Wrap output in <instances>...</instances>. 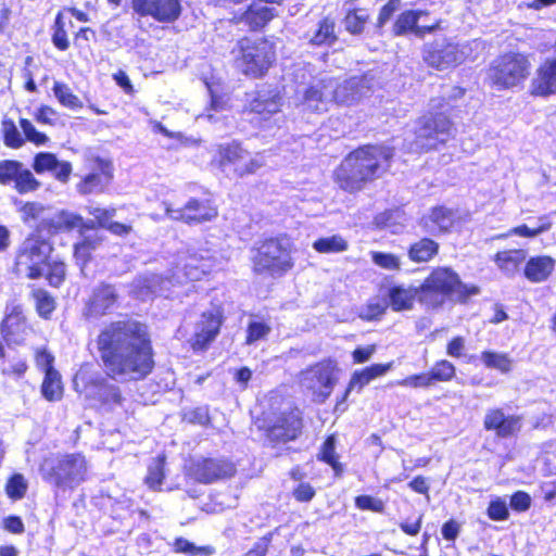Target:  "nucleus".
Returning <instances> with one entry per match:
<instances>
[{"instance_id":"obj_57","label":"nucleus","mask_w":556,"mask_h":556,"mask_svg":"<svg viewBox=\"0 0 556 556\" xmlns=\"http://www.w3.org/2000/svg\"><path fill=\"white\" fill-rule=\"evenodd\" d=\"M488 516L492 520H506L509 516L507 504L502 498L493 500L488 507Z\"/></svg>"},{"instance_id":"obj_13","label":"nucleus","mask_w":556,"mask_h":556,"mask_svg":"<svg viewBox=\"0 0 556 556\" xmlns=\"http://www.w3.org/2000/svg\"><path fill=\"white\" fill-rule=\"evenodd\" d=\"M0 185L13 186L20 194L35 190V175L17 160H0Z\"/></svg>"},{"instance_id":"obj_14","label":"nucleus","mask_w":556,"mask_h":556,"mask_svg":"<svg viewBox=\"0 0 556 556\" xmlns=\"http://www.w3.org/2000/svg\"><path fill=\"white\" fill-rule=\"evenodd\" d=\"M40 218L39 226H37V232L47 231L48 235L55 233L61 230H72V229H91L94 227L93 220L85 222L84 218L79 215L66 212L59 211L54 213L38 211L37 210V219Z\"/></svg>"},{"instance_id":"obj_9","label":"nucleus","mask_w":556,"mask_h":556,"mask_svg":"<svg viewBox=\"0 0 556 556\" xmlns=\"http://www.w3.org/2000/svg\"><path fill=\"white\" fill-rule=\"evenodd\" d=\"M339 368L332 359L321 361L301 372V386L316 403H324L338 382Z\"/></svg>"},{"instance_id":"obj_62","label":"nucleus","mask_w":556,"mask_h":556,"mask_svg":"<svg viewBox=\"0 0 556 556\" xmlns=\"http://www.w3.org/2000/svg\"><path fill=\"white\" fill-rule=\"evenodd\" d=\"M315 494V489L309 483L305 482L300 483L292 491V495L298 502H309Z\"/></svg>"},{"instance_id":"obj_4","label":"nucleus","mask_w":556,"mask_h":556,"mask_svg":"<svg viewBox=\"0 0 556 556\" xmlns=\"http://www.w3.org/2000/svg\"><path fill=\"white\" fill-rule=\"evenodd\" d=\"M420 303L427 307L441 306L447 296L460 302L479 294L477 286H468L460 281L458 275L448 267H437L420 285Z\"/></svg>"},{"instance_id":"obj_30","label":"nucleus","mask_w":556,"mask_h":556,"mask_svg":"<svg viewBox=\"0 0 556 556\" xmlns=\"http://www.w3.org/2000/svg\"><path fill=\"white\" fill-rule=\"evenodd\" d=\"M48 172L58 180L67 181L72 165L65 161H59L52 153H37V174Z\"/></svg>"},{"instance_id":"obj_40","label":"nucleus","mask_w":556,"mask_h":556,"mask_svg":"<svg viewBox=\"0 0 556 556\" xmlns=\"http://www.w3.org/2000/svg\"><path fill=\"white\" fill-rule=\"evenodd\" d=\"M1 135L4 146L10 149H20L28 141L17 129L15 122L7 117L1 122Z\"/></svg>"},{"instance_id":"obj_47","label":"nucleus","mask_w":556,"mask_h":556,"mask_svg":"<svg viewBox=\"0 0 556 556\" xmlns=\"http://www.w3.org/2000/svg\"><path fill=\"white\" fill-rule=\"evenodd\" d=\"M369 18V14L364 9L351 10L344 18L345 29L351 34H361Z\"/></svg>"},{"instance_id":"obj_59","label":"nucleus","mask_w":556,"mask_h":556,"mask_svg":"<svg viewBox=\"0 0 556 556\" xmlns=\"http://www.w3.org/2000/svg\"><path fill=\"white\" fill-rule=\"evenodd\" d=\"M397 384L410 388H427L432 386L433 383L430 374L426 372L406 377L405 379L397 381Z\"/></svg>"},{"instance_id":"obj_20","label":"nucleus","mask_w":556,"mask_h":556,"mask_svg":"<svg viewBox=\"0 0 556 556\" xmlns=\"http://www.w3.org/2000/svg\"><path fill=\"white\" fill-rule=\"evenodd\" d=\"M222 323L219 309L204 312L195 325L191 340L193 350H204L218 334Z\"/></svg>"},{"instance_id":"obj_39","label":"nucleus","mask_w":556,"mask_h":556,"mask_svg":"<svg viewBox=\"0 0 556 556\" xmlns=\"http://www.w3.org/2000/svg\"><path fill=\"white\" fill-rule=\"evenodd\" d=\"M111 175L106 170L100 173H92L85 177V179L78 184L77 189L81 194L98 193L102 192L109 185Z\"/></svg>"},{"instance_id":"obj_41","label":"nucleus","mask_w":556,"mask_h":556,"mask_svg":"<svg viewBox=\"0 0 556 556\" xmlns=\"http://www.w3.org/2000/svg\"><path fill=\"white\" fill-rule=\"evenodd\" d=\"M313 249L323 254L341 253L349 249V242L341 235H332L315 240Z\"/></svg>"},{"instance_id":"obj_55","label":"nucleus","mask_w":556,"mask_h":556,"mask_svg":"<svg viewBox=\"0 0 556 556\" xmlns=\"http://www.w3.org/2000/svg\"><path fill=\"white\" fill-rule=\"evenodd\" d=\"M55 309V301L46 291L37 290V313L49 318V315Z\"/></svg>"},{"instance_id":"obj_50","label":"nucleus","mask_w":556,"mask_h":556,"mask_svg":"<svg viewBox=\"0 0 556 556\" xmlns=\"http://www.w3.org/2000/svg\"><path fill=\"white\" fill-rule=\"evenodd\" d=\"M53 91L54 96L64 106L70 109H78L83 106L81 101L71 91L68 86L61 83H55Z\"/></svg>"},{"instance_id":"obj_31","label":"nucleus","mask_w":556,"mask_h":556,"mask_svg":"<svg viewBox=\"0 0 556 556\" xmlns=\"http://www.w3.org/2000/svg\"><path fill=\"white\" fill-rule=\"evenodd\" d=\"M420 286L419 287H393L389 291V300L391 307L396 311L412 309L416 299L420 301Z\"/></svg>"},{"instance_id":"obj_52","label":"nucleus","mask_w":556,"mask_h":556,"mask_svg":"<svg viewBox=\"0 0 556 556\" xmlns=\"http://www.w3.org/2000/svg\"><path fill=\"white\" fill-rule=\"evenodd\" d=\"M371 260L377 266L387 270L400 269L401 266L400 257L392 253L371 252Z\"/></svg>"},{"instance_id":"obj_44","label":"nucleus","mask_w":556,"mask_h":556,"mask_svg":"<svg viewBox=\"0 0 556 556\" xmlns=\"http://www.w3.org/2000/svg\"><path fill=\"white\" fill-rule=\"evenodd\" d=\"M27 489L28 483L25 477L17 472L12 473L4 484V492L12 502L22 500L25 496Z\"/></svg>"},{"instance_id":"obj_3","label":"nucleus","mask_w":556,"mask_h":556,"mask_svg":"<svg viewBox=\"0 0 556 556\" xmlns=\"http://www.w3.org/2000/svg\"><path fill=\"white\" fill-rule=\"evenodd\" d=\"M215 263V258L208 252H205V255L195 252L180 255L170 277L162 278L155 274L139 277L132 282L131 292L137 298L146 300L152 294L161 293L174 282L200 280L214 269Z\"/></svg>"},{"instance_id":"obj_25","label":"nucleus","mask_w":556,"mask_h":556,"mask_svg":"<svg viewBox=\"0 0 556 556\" xmlns=\"http://www.w3.org/2000/svg\"><path fill=\"white\" fill-rule=\"evenodd\" d=\"M459 217L457 212L444 207H433L430 213L422 218L424 227L430 232H447L457 224Z\"/></svg>"},{"instance_id":"obj_58","label":"nucleus","mask_w":556,"mask_h":556,"mask_svg":"<svg viewBox=\"0 0 556 556\" xmlns=\"http://www.w3.org/2000/svg\"><path fill=\"white\" fill-rule=\"evenodd\" d=\"M185 419L190 424L207 426L211 421L208 408L205 406L193 408L185 414Z\"/></svg>"},{"instance_id":"obj_64","label":"nucleus","mask_w":556,"mask_h":556,"mask_svg":"<svg viewBox=\"0 0 556 556\" xmlns=\"http://www.w3.org/2000/svg\"><path fill=\"white\" fill-rule=\"evenodd\" d=\"M466 348V341L463 337L453 338L446 346V354L451 357H462Z\"/></svg>"},{"instance_id":"obj_48","label":"nucleus","mask_w":556,"mask_h":556,"mask_svg":"<svg viewBox=\"0 0 556 556\" xmlns=\"http://www.w3.org/2000/svg\"><path fill=\"white\" fill-rule=\"evenodd\" d=\"M334 22L326 17L324 18L318 26L317 31L312 37L311 41L313 45H330L336 40V34H334Z\"/></svg>"},{"instance_id":"obj_38","label":"nucleus","mask_w":556,"mask_h":556,"mask_svg":"<svg viewBox=\"0 0 556 556\" xmlns=\"http://www.w3.org/2000/svg\"><path fill=\"white\" fill-rule=\"evenodd\" d=\"M439 252V243L432 239L424 238L413 243L408 250V257L416 263L431 261Z\"/></svg>"},{"instance_id":"obj_49","label":"nucleus","mask_w":556,"mask_h":556,"mask_svg":"<svg viewBox=\"0 0 556 556\" xmlns=\"http://www.w3.org/2000/svg\"><path fill=\"white\" fill-rule=\"evenodd\" d=\"M429 374L432 383L435 381H451L455 377L456 368L451 362L441 359L433 365Z\"/></svg>"},{"instance_id":"obj_2","label":"nucleus","mask_w":556,"mask_h":556,"mask_svg":"<svg viewBox=\"0 0 556 556\" xmlns=\"http://www.w3.org/2000/svg\"><path fill=\"white\" fill-rule=\"evenodd\" d=\"M389 148L367 146L350 153L334 172V179L345 191L359 190L364 182L382 175L390 165Z\"/></svg>"},{"instance_id":"obj_63","label":"nucleus","mask_w":556,"mask_h":556,"mask_svg":"<svg viewBox=\"0 0 556 556\" xmlns=\"http://www.w3.org/2000/svg\"><path fill=\"white\" fill-rule=\"evenodd\" d=\"M96 248V242L90 239L75 244V257L77 261L86 263L90 256L91 251Z\"/></svg>"},{"instance_id":"obj_17","label":"nucleus","mask_w":556,"mask_h":556,"mask_svg":"<svg viewBox=\"0 0 556 556\" xmlns=\"http://www.w3.org/2000/svg\"><path fill=\"white\" fill-rule=\"evenodd\" d=\"M132 9L141 16H151L161 23L176 21L181 12L179 0H132Z\"/></svg>"},{"instance_id":"obj_33","label":"nucleus","mask_w":556,"mask_h":556,"mask_svg":"<svg viewBox=\"0 0 556 556\" xmlns=\"http://www.w3.org/2000/svg\"><path fill=\"white\" fill-rule=\"evenodd\" d=\"M526 258L527 252L525 250L514 249L497 252L494 256V263L503 274L514 277Z\"/></svg>"},{"instance_id":"obj_34","label":"nucleus","mask_w":556,"mask_h":556,"mask_svg":"<svg viewBox=\"0 0 556 556\" xmlns=\"http://www.w3.org/2000/svg\"><path fill=\"white\" fill-rule=\"evenodd\" d=\"M250 111L267 119L278 113L281 108V98L278 93H261L250 102Z\"/></svg>"},{"instance_id":"obj_24","label":"nucleus","mask_w":556,"mask_h":556,"mask_svg":"<svg viewBox=\"0 0 556 556\" xmlns=\"http://www.w3.org/2000/svg\"><path fill=\"white\" fill-rule=\"evenodd\" d=\"M531 93L540 97L556 94V58L546 60L531 81Z\"/></svg>"},{"instance_id":"obj_10","label":"nucleus","mask_w":556,"mask_h":556,"mask_svg":"<svg viewBox=\"0 0 556 556\" xmlns=\"http://www.w3.org/2000/svg\"><path fill=\"white\" fill-rule=\"evenodd\" d=\"M471 52L468 43L439 39L424 47L422 59L428 66L438 71L454 68L464 63Z\"/></svg>"},{"instance_id":"obj_43","label":"nucleus","mask_w":556,"mask_h":556,"mask_svg":"<svg viewBox=\"0 0 556 556\" xmlns=\"http://www.w3.org/2000/svg\"><path fill=\"white\" fill-rule=\"evenodd\" d=\"M480 357L488 368L497 369L503 374L511 370L513 359L505 353L484 351Z\"/></svg>"},{"instance_id":"obj_28","label":"nucleus","mask_w":556,"mask_h":556,"mask_svg":"<svg viewBox=\"0 0 556 556\" xmlns=\"http://www.w3.org/2000/svg\"><path fill=\"white\" fill-rule=\"evenodd\" d=\"M363 80L357 77H353L345 80L341 85H337L333 80L332 101L342 105H351L359 101L366 93L362 86Z\"/></svg>"},{"instance_id":"obj_7","label":"nucleus","mask_w":556,"mask_h":556,"mask_svg":"<svg viewBox=\"0 0 556 556\" xmlns=\"http://www.w3.org/2000/svg\"><path fill=\"white\" fill-rule=\"evenodd\" d=\"M236 66L244 75L260 77L275 61L274 45L266 39L243 38L238 42Z\"/></svg>"},{"instance_id":"obj_21","label":"nucleus","mask_w":556,"mask_h":556,"mask_svg":"<svg viewBox=\"0 0 556 556\" xmlns=\"http://www.w3.org/2000/svg\"><path fill=\"white\" fill-rule=\"evenodd\" d=\"M483 426L494 431L500 438L516 435L522 427V418L517 415H505L503 409H489L484 416Z\"/></svg>"},{"instance_id":"obj_22","label":"nucleus","mask_w":556,"mask_h":556,"mask_svg":"<svg viewBox=\"0 0 556 556\" xmlns=\"http://www.w3.org/2000/svg\"><path fill=\"white\" fill-rule=\"evenodd\" d=\"M333 79H321L312 84L303 93L302 105L311 112H325L332 102Z\"/></svg>"},{"instance_id":"obj_8","label":"nucleus","mask_w":556,"mask_h":556,"mask_svg":"<svg viewBox=\"0 0 556 556\" xmlns=\"http://www.w3.org/2000/svg\"><path fill=\"white\" fill-rule=\"evenodd\" d=\"M530 72L528 58L519 53H508L493 61L488 79L497 89H507L523 81Z\"/></svg>"},{"instance_id":"obj_35","label":"nucleus","mask_w":556,"mask_h":556,"mask_svg":"<svg viewBox=\"0 0 556 556\" xmlns=\"http://www.w3.org/2000/svg\"><path fill=\"white\" fill-rule=\"evenodd\" d=\"M302 429V420L300 418L299 412H292L288 416L283 417L279 420L278 425H275L271 430V437L282 440L289 441L294 440Z\"/></svg>"},{"instance_id":"obj_56","label":"nucleus","mask_w":556,"mask_h":556,"mask_svg":"<svg viewBox=\"0 0 556 556\" xmlns=\"http://www.w3.org/2000/svg\"><path fill=\"white\" fill-rule=\"evenodd\" d=\"M355 506L361 510H370L381 513L384 509V503L380 498L370 495H359L355 498Z\"/></svg>"},{"instance_id":"obj_11","label":"nucleus","mask_w":556,"mask_h":556,"mask_svg":"<svg viewBox=\"0 0 556 556\" xmlns=\"http://www.w3.org/2000/svg\"><path fill=\"white\" fill-rule=\"evenodd\" d=\"M415 135L421 149H437L453 137V124L442 112H428L418 118Z\"/></svg>"},{"instance_id":"obj_32","label":"nucleus","mask_w":556,"mask_h":556,"mask_svg":"<svg viewBox=\"0 0 556 556\" xmlns=\"http://www.w3.org/2000/svg\"><path fill=\"white\" fill-rule=\"evenodd\" d=\"M13 271L25 278H35V243L27 240L16 253Z\"/></svg>"},{"instance_id":"obj_60","label":"nucleus","mask_w":556,"mask_h":556,"mask_svg":"<svg viewBox=\"0 0 556 556\" xmlns=\"http://www.w3.org/2000/svg\"><path fill=\"white\" fill-rule=\"evenodd\" d=\"M88 212L90 215H92L94 217V219L98 222V224L104 228L108 226L110 220L116 214L115 208H102V207H94V206H90L88 208Z\"/></svg>"},{"instance_id":"obj_61","label":"nucleus","mask_w":556,"mask_h":556,"mask_svg":"<svg viewBox=\"0 0 556 556\" xmlns=\"http://www.w3.org/2000/svg\"><path fill=\"white\" fill-rule=\"evenodd\" d=\"M1 527L12 534H22L25 530L22 518L16 515H10L3 518Z\"/></svg>"},{"instance_id":"obj_12","label":"nucleus","mask_w":556,"mask_h":556,"mask_svg":"<svg viewBox=\"0 0 556 556\" xmlns=\"http://www.w3.org/2000/svg\"><path fill=\"white\" fill-rule=\"evenodd\" d=\"M217 162L223 172L232 167L236 175L243 177L255 174L265 165L262 153L250 154L239 143L220 144L217 148Z\"/></svg>"},{"instance_id":"obj_19","label":"nucleus","mask_w":556,"mask_h":556,"mask_svg":"<svg viewBox=\"0 0 556 556\" xmlns=\"http://www.w3.org/2000/svg\"><path fill=\"white\" fill-rule=\"evenodd\" d=\"M236 467L225 459L203 458L191 468V476L200 483H212L235 475Z\"/></svg>"},{"instance_id":"obj_1","label":"nucleus","mask_w":556,"mask_h":556,"mask_svg":"<svg viewBox=\"0 0 556 556\" xmlns=\"http://www.w3.org/2000/svg\"><path fill=\"white\" fill-rule=\"evenodd\" d=\"M97 343L104 368L113 379L140 380L154 367L148 327L135 319L111 323L100 332Z\"/></svg>"},{"instance_id":"obj_46","label":"nucleus","mask_w":556,"mask_h":556,"mask_svg":"<svg viewBox=\"0 0 556 556\" xmlns=\"http://www.w3.org/2000/svg\"><path fill=\"white\" fill-rule=\"evenodd\" d=\"M164 465H165V456L159 455L156 458H154L149 467H148V475L144 479L146 484L149 489L156 491L160 490V486L162 485L163 479H164Z\"/></svg>"},{"instance_id":"obj_51","label":"nucleus","mask_w":556,"mask_h":556,"mask_svg":"<svg viewBox=\"0 0 556 556\" xmlns=\"http://www.w3.org/2000/svg\"><path fill=\"white\" fill-rule=\"evenodd\" d=\"M98 396L104 404L108 405H119L122 403L119 388L114 384H101L98 390Z\"/></svg>"},{"instance_id":"obj_6","label":"nucleus","mask_w":556,"mask_h":556,"mask_svg":"<svg viewBox=\"0 0 556 556\" xmlns=\"http://www.w3.org/2000/svg\"><path fill=\"white\" fill-rule=\"evenodd\" d=\"M42 478L60 488H75L85 480L87 466L79 454L46 458L41 466Z\"/></svg>"},{"instance_id":"obj_37","label":"nucleus","mask_w":556,"mask_h":556,"mask_svg":"<svg viewBox=\"0 0 556 556\" xmlns=\"http://www.w3.org/2000/svg\"><path fill=\"white\" fill-rule=\"evenodd\" d=\"M65 277V266L62 262L48 256L40 263L37 262V278H45L53 287L60 286Z\"/></svg>"},{"instance_id":"obj_27","label":"nucleus","mask_w":556,"mask_h":556,"mask_svg":"<svg viewBox=\"0 0 556 556\" xmlns=\"http://www.w3.org/2000/svg\"><path fill=\"white\" fill-rule=\"evenodd\" d=\"M555 263V260L548 255L530 257L526 263L523 275L530 282H544L553 274Z\"/></svg>"},{"instance_id":"obj_53","label":"nucleus","mask_w":556,"mask_h":556,"mask_svg":"<svg viewBox=\"0 0 556 556\" xmlns=\"http://www.w3.org/2000/svg\"><path fill=\"white\" fill-rule=\"evenodd\" d=\"M64 16L59 13L55 18L54 31L52 36V41L54 46L60 50H66L68 48V40L66 36V31L64 29Z\"/></svg>"},{"instance_id":"obj_36","label":"nucleus","mask_w":556,"mask_h":556,"mask_svg":"<svg viewBox=\"0 0 556 556\" xmlns=\"http://www.w3.org/2000/svg\"><path fill=\"white\" fill-rule=\"evenodd\" d=\"M276 10L263 3H254L243 13L240 21L244 22L251 29L265 26L274 16Z\"/></svg>"},{"instance_id":"obj_15","label":"nucleus","mask_w":556,"mask_h":556,"mask_svg":"<svg viewBox=\"0 0 556 556\" xmlns=\"http://www.w3.org/2000/svg\"><path fill=\"white\" fill-rule=\"evenodd\" d=\"M165 214L169 219L187 224L203 223L217 216V210L208 201L191 199L181 208H175L172 203L163 202Z\"/></svg>"},{"instance_id":"obj_29","label":"nucleus","mask_w":556,"mask_h":556,"mask_svg":"<svg viewBox=\"0 0 556 556\" xmlns=\"http://www.w3.org/2000/svg\"><path fill=\"white\" fill-rule=\"evenodd\" d=\"M26 330V319L21 305H14L1 321V333L5 341L17 342Z\"/></svg>"},{"instance_id":"obj_5","label":"nucleus","mask_w":556,"mask_h":556,"mask_svg":"<svg viewBox=\"0 0 556 556\" xmlns=\"http://www.w3.org/2000/svg\"><path fill=\"white\" fill-rule=\"evenodd\" d=\"M292 241L288 237L270 238L263 241L253 257L256 273L282 275L293 267Z\"/></svg>"},{"instance_id":"obj_26","label":"nucleus","mask_w":556,"mask_h":556,"mask_svg":"<svg viewBox=\"0 0 556 556\" xmlns=\"http://www.w3.org/2000/svg\"><path fill=\"white\" fill-rule=\"evenodd\" d=\"M392 368V363L387 364H374L369 367H366L361 370H356L352 374L346 391L342 397V402H344L350 392L353 390H357L358 392L370 383L376 378L384 376Z\"/></svg>"},{"instance_id":"obj_16","label":"nucleus","mask_w":556,"mask_h":556,"mask_svg":"<svg viewBox=\"0 0 556 556\" xmlns=\"http://www.w3.org/2000/svg\"><path fill=\"white\" fill-rule=\"evenodd\" d=\"M54 356L46 349L37 350V366L41 367L45 377L41 383V395L49 402L60 401L64 388L61 374L54 368Z\"/></svg>"},{"instance_id":"obj_23","label":"nucleus","mask_w":556,"mask_h":556,"mask_svg":"<svg viewBox=\"0 0 556 556\" xmlns=\"http://www.w3.org/2000/svg\"><path fill=\"white\" fill-rule=\"evenodd\" d=\"M117 294L115 289L110 285L98 286L86 305L85 315L87 317H101L105 315L115 305Z\"/></svg>"},{"instance_id":"obj_54","label":"nucleus","mask_w":556,"mask_h":556,"mask_svg":"<svg viewBox=\"0 0 556 556\" xmlns=\"http://www.w3.org/2000/svg\"><path fill=\"white\" fill-rule=\"evenodd\" d=\"M270 327L262 321H252L248 327L247 344H253L268 336Z\"/></svg>"},{"instance_id":"obj_45","label":"nucleus","mask_w":556,"mask_h":556,"mask_svg":"<svg viewBox=\"0 0 556 556\" xmlns=\"http://www.w3.org/2000/svg\"><path fill=\"white\" fill-rule=\"evenodd\" d=\"M539 226L534 228H530L527 225H520L511 228L507 233L500 235L498 238H507L510 236H519L525 238H534L547 230L552 227V223L549 222L547 216H541L539 218Z\"/></svg>"},{"instance_id":"obj_18","label":"nucleus","mask_w":556,"mask_h":556,"mask_svg":"<svg viewBox=\"0 0 556 556\" xmlns=\"http://www.w3.org/2000/svg\"><path fill=\"white\" fill-rule=\"evenodd\" d=\"M429 13L424 10H407L401 13L394 25L393 33L396 36L406 34H413L417 37H424L427 33H432L439 28V21L433 23H420L422 20H427Z\"/></svg>"},{"instance_id":"obj_42","label":"nucleus","mask_w":556,"mask_h":556,"mask_svg":"<svg viewBox=\"0 0 556 556\" xmlns=\"http://www.w3.org/2000/svg\"><path fill=\"white\" fill-rule=\"evenodd\" d=\"M318 458L328 465H330L334 471L336 476H341L343 472V466L339 463L338 454L336 453V438L334 435H330L326 439L320 447V452L318 454Z\"/></svg>"}]
</instances>
